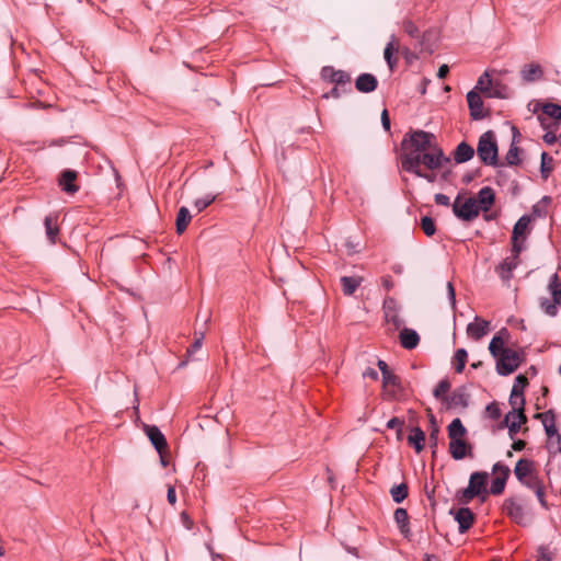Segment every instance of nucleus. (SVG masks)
Returning <instances> with one entry per match:
<instances>
[{"instance_id":"nucleus-42","label":"nucleus","mask_w":561,"mask_h":561,"mask_svg":"<svg viewBox=\"0 0 561 561\" xmlns=\"http://www.w3.org/2000/svg\"><path fill=\"white\" fill-rule=\"evenodd\" d=\"M492 87V78L490 77L489 72L485 71L479 79L473 90L477 92H482L486 96H489V91Z\"/></svg>"},{"instance_id":"nucleus-57","label":"nucleus","mask_w":561,"mask_h":561,"mask_svg":"<svg viewBox=\"0 0 561 561\" xmlns=\"http://www.w3.org/2000/svg\"><path fill=\"white\" fill-rule=\"evenodd\" d=\"M540 561H552L553 554L547 547H539L538 549Z\"/></svg>"},{"instance_id":"nucleus-29","label":"nucleus","mask_w":561,"mask_h":561,"mask_svg":"<svg viewBox=\"0 0 561 561\" xmlns=\"http://www.w3.org/2000/svg\"><path fill=\"white\" fill-rule=\"evenodd\" d=\"M394 520L400 529V533L409 538L411 535L410 524H409V515L405 508L399 507L394 511Z\"/></svg>"},{"instance_id":"nucleus-35","label":"nucleus","mask_w":561,"mask_h":561,"mask_svg":"<svg viewBox=\"0 0 561 561\" xmlns=\"http://www.w3.org/2000/svg\"><path fill=\"white\" fill-rule=\"evenodd\" d=\"M398 51V44L396 38L392 36L391 41L387 44L385 50H383V57L387 61V65L389 66L390 70L392 71L397 65V58L393 57L394 53Z\"/></svg>"},{"instance_id":"nucleus-6","label":"nucleus","mask_w":561,"mask_h":561,"mask_svg":"<svg viewBox=\"0 0 561 561\" xmlns=\"http://www.w3.org/2000/svg\"><path fill=\"white\" fill-rule=\"evenodd\" d=\"M450 159L446 157L437 145H435L432 149L422 153L419 157V168L423 164L428 170H437L443 167L444 163H448Z\"/></svg>"},{"instance_id":"nucleus-60","label":"nucleus","mask_w":561,"mask_h":561,"mask_svg":"<svg viewBox=\"0 0 561 561\" xmlns=\"http://www.w3.org/2000/svg\"><path fill=\"white\" fill-rule=\"evenodd\" d=\"M180 518H181V522H182L183 526L186 529L191 530L193 528L194 522H193V519L190 517V515L186 512H182L180 514Z\"/></svg>"},{"instance_id":"nucleus-28","label":"nucleus","mask_w":561,"mask_h":561,"mask_svg":"<svg viewBox=\"0 0 561 561\" xmlns=\"http://www.w3.org/2000/svg\"><path fill=\"white\" fill-rule=\"evenodd\" d=\"M408 444L419 454L425 446V433L420 427H412L408 436Z\"/></svg>"},{"instance_id":"nucleus-27","label":"nucleus","mask_w":561,"mask_h":561,"mask_svg":"<svg viewBox=\"0 0 561 561\" xmlns=\"http://www.w3.org/2000/svg\"><path fill=\"white\" fill-rule=\"evenodd\" d=\"M46 236L51 244L56 243L57 236L59 233L58 228V216L55 214H50L45 217L44 220Z\"/></svg>"},{"instance_id":"nucleus-17","label":"nucleus","mask_w":561,"mask_h":561,"mask_svg":"<svg viewBox=\"0 0 561 561\" xmlns=\"http://www.w3.org/2000/svg\"><path fill=\"white\" fill-rule=\"evenodd\" d=\"M503 511L507 516H510L514 522L518 524H523L525 520V511L515 499H507L503 504Z\"/></svg>"},{"instance_id":"nucleus-50","label":"nucleus","mask_w":561,"mask_h":561,"mask_svg":"<svg viewBox=\"0 0 561 561\" xmlns=\"http://www.w3.org/2000/svg\"><path fill=\"white\" fill-rule=\"evenodd\" d=\"M402 27L404 32L412 38H419L420 37V31L419 27L415 25V23L411 20H404L402 23Z\"/></svg>"},{"instance_id":"nucleus-3","label":"nucleus","mask_w":561,"mask_h":561,"mask_svg":"<svg viewBox=\"0 0 561 561\" xmlns=\"http://www.w3.org/2000/svg\"><path fill=\"white\" fill-rule=\"evenodd\" d=\"M488 478L489 474L484 471H476L471 473L468 486L459 492V501L462 503H469L476 496L485 494Z\"/></svg>"},{"instance_id":"nucleus-12","label":"nucleus","mask_w":561,"mask_h":561,"mask_svg":"<svg viewBox=\"0 0 561 561\" xmlns=\"http://www.w3.org/2000/svg\"><path fill=\"white\" fill-rule=\"evenodd\" d=\"M536 473V465L531 459L522 458L515 465L514 474L520 483Z\"/></svg>"},{"instance_id":"nucleus-30","label":"nucleus","mask_w":561,"mask_h":561,"mask_svg":"<svg viewBox=\"0 0 561 561\" xmlns=\"http://www.w3.org/2000/svg\"><path fill=\"white\" fill-rule=\"evenodd\" d=\"M364 278L362 276H343L341 277V288L345 296H352L360 286Z\"/></svg>"},{"instance_id":"nucleus-9","label":"nucleus","mask_w":561,"mask_h":561,"mask_svg":"<svg viewBox=\"0 0 561 561\" xmlns=\"http://www.w3.org/2000/svg\"><path fill=\"white\" fill-rule=\"evenodd\" d=\"M382 388L386 396L394 400L403 392V386L399 376L393 373L382 378Z\"/></svg>"},{"instance_id":"nucleus-46","label":"nucleus","mask_w":561,"mask_h":561,"mask_svg":"<svg viewBox=\"0 0 561 561\" xmlns=\"http://www.w3.org/2000/svg\"><path fill=\"white\" fill-rule=\"evenodd\" d=\"M511 243H512L511 256H513L517 260H520V257H519L520 253L525 249V238L519 239L516 237H512Z\"/></svg>"},{"instance_id":"nucleus-47","label":"nucleus","mask_w":561,"mask_h":561,"mask_svg":"<svg viewBox=\"0 0 561 561\" xmlns=\"http://www.w3.org/2000/svg\"><path fill=\"white\" fill-rule=\"evenodd\" d=\"M542 113L551 118L561 119V105L546 103L542 105Z\"/></svg>"},{"instance_id":"nucleus-51","label":"nucleus","mask_w":561,"mask_h":561,"mask_svg":"<svg viewBox=\"0 0 561 561\" xmlns=\"http://www.w3.org/2000/svg\"><path fill=\"white\" fill-rule=\"evenodd\" d=\"M528 386V379L524 375H518L515 378L512 391H517L518 394H524V389Z\"/></svg>"},{"instance_id":"nucleus-37","label":"nucleus","mask_w":561,"mask_h":561,"mask_svg":"<svg viewBox=\"0 0 561 561\" xmlns=\"http://www.w3.org/2000/svg\"><path fill=\"white\" fill-rule=\"evenodd\" d=\"M466 434H467V430L463 426L460 419L453 420L451 423L448 425L449 439L463 438V436Z\"/></svg>"},{"instance_id":"nucleus-23","label":"nucleus","mask_w":561,"mask_h":561,"mask_svg":"<svg viewBox=\"0 0 561 561\" xmlns=\"http://www.w3.org/2000/svg\"><path fill=\"white\" fill-rule=\"evenodd\" d=\"M455 519L459 524V531L466 533L474 522V515L468 507H461L456 512Z\"/></svg>"},{"instance_id":"nucleus-25","label":"nucleus","mask_w":561,"mask_h":561,"mask_svg":"<svg viewBox=\"0 0 561 561\" xmlns=\"http://www.w3.org/2000/svg\"><path fill=\"white\" fill-rule=\"evenodd\" d=\"M469 404V394L465 388H458L448 397V408H467Z\"/></svg>"},{"instance_id":"nucleus-31","label":"nucleus","mask_w":561,"mask_h":561,"mask_svg":"<svg viewBox=\"0 0 561 561\" xmlns=\"http://www.w3.org/2000/svg\"><path fill=\"white\" fill-rule=\"evenodd\" d=\"M474 149L466 141L460 142L454 152V160L457 163H463L472 159Z\"/></svg>"},{"instance_id":"nucleus-56","label":"nucleus","mask_w":561,"mask_h":561,"mask_svg":"<svg viewBox=\"0 0 561 561\" xmlns=\"http://www.w3.org/2000/svg\"><path fill=\"white\" fill-rule=\"evenodd\" d=\"M203 340H204V333L201 332L198 334V336H196L194 343L187 348V354L188 355H192L194 354L197 350H199L202 347V344H203Z\"/></svg>"},{"instance_id":"nucleus-34","label":"nucleus","mask_w":561,"mask_h":561,"mask_svg":"<svg viewBox=\"0 0 561 561\" xmlns=\"http://www.w3.org/2000/svg\"><path fill=\"white\" fill-rule=\"evenodd\" d=\"M522 77L525 81L531 82L542 77V69L538 64L526 65L522 69Z\"/></svg>"},{"instance_id":"nucleus-20","label":"nucleus","mask_w":561,"mask_h":561,"mask_svg":"<svg viewBox=\"0 0 561 561\" xmlns=\"http://www.w3.org/2000/svg\"><path fill=\"white\" fill-rule=\"evenodd\" d=\"M378 87L377 78L371 73H362L355 80V88L362 93H370Z\"/></svg>"},{"instance_id":"nucleus-63","label":"nucleus","mask_w":561,"mask_h":561,"mask_svg":"<svg viewBox=\"0 0 561 561\" xmlns=\"http://www.w3.org/2000/svg\"><path fill=\"white\" fill-rule=\"evenodd\" d=\"M381 124H382V127L385 128V130H387V131L390 130V117H389V113L387 110H383L381 113Z\"/></svg>"},{"instance_id":"nucleus-52","label":"nucleus","mask_w":561,"mask_h":561,"mask_svg":"<svg viewBox=\"0 0 561 561\" xmlns=\"http://www.w3.org/2000/svg\"><path fill=\"white\" fill-rule=\"evenodd\" d=\"M215 198L216 197L213 195H207L205 197L197 198L195 201V207L197 208L198 213H201L202 210L207 208L210 204H213Z\"/></svg>"},{"instance_id":"nucleus-55","label":"nucleus","mask_w":561,"mask_h":561,"mask_svg":"<svg viewBox=\"0 0 561 561\" xmlns=\"http://www.w3.org/2000/svg\"><path fill=\"white\" fill-rule=\"evenodd\" d=\"M485 411L492 420H497L501 416V410L496 402L488 404Z\"/></svg>"},{"instance_id":"nucleus-54","label":"nucleus","mask_w":561,"mask_h":561,"mask_svg":"<svg viewBox=\"0 0 561 561\" xmlns=\"http://www.w3.org/2000/svg\"><path fill=\"white\" fill-rule=\"evenodd\" d=\"M404 171L413 173V174H415L419 178H423V179H425L426 181H428L431 183L436 181V175L434 173H426L421 168H419V165L416 167L415 170H404Z\"/></svg>"},{"instance_id":"nucleus-41","label":"nucleus","mask_w":561,"mask_h":561,"mask_svg":"<svg viewBox=\"0 0 561 561\" xmlns=\"http://www.w3.org/2000/svg\"><path fill=\"white\" fill-rule=\"evenodd\" d=\"M553 158L549 156L546 151L541 153V164L540 172L543 179H547L551 172L553 171Z\"/></svg>"},{"instance_id":"nucleus-39","label":"nucleus","mask_w":561,"mask_h":561,"mask_svg":"<svg viewBox=\"0 0 561 561\" xmlns=\"http://www.w3.org/2000/svg\"><path fill=\"white\" fill-rule=\"evenodd\" d=\"M468 353L465 348H458L453 357V365L457 374H461L465 369Z\"/></svg>"},{"instance_id":"nucleus-7","label":"nucleus","mask_w":561,"mask_h":561,"mask_svg":"<svg viewBox=\"0 0 561 561\" xmlns=\"http://www.w3.org/2000/svg\"><path fill=\"white\" fill-rule=\"evenodd\" d=\"M492 473L495 477L491 482L490 493L493 495H500L504 492L506 481L511 474V470L506 465L496 462L493 465Z\"/></svg>"},{"instance_id":"nucleus-44","label":"nucleus","mask_w":561,"mask_h":561,"mask_svg":"<svg viewBox=\"0 0 561 561\" xmlns=\"http://www.w3.org/2000/svg\"><path fill=\"white\" fill-rule=\"evenodd\" d=\"M450 389V382L447 379L440 380L437 386L435 387L433 394L436 399H442L447 402L448 397L446 393Z\"/></svg>"},{"instance_id":"nucleus-59","label":"nucleus","mask_w":561,"mask_h":561,"mask_svg":"<svg viewBox=\"0 0 561 561\" xmlns=\"http://www.w3.org/2000/svg\"><path fill=\"white\" fill-rule=\"evenodd\" d=\"M539 503L541 504V506H543L545 508L548 507L547 505V501H546V495H545V485H540L537 490L534 491Z\"/></svg>"},{"instance_id":"nucleus-21","label":"nucleus","mask_w":561,"mask_h":561,"mask_svg":"<svg viewBox=\"0 0 561 561\" xmlns=\"http://www.w3.org/2000/svg\"><path fill=\"white\" fill-rule=\"evenodd\" d=\"M477 205L483 211L490 210L492 205L495 202V194L492 187L484 186L478 192V196L476 198Z\"/></svg>"},{"instance_id":"nucleus-58","label":"nucleus","mask_w":561,"mask_h":561,"mask_svg":"<svg viewBox=\"0 0 561 561\" xmlns=\"http://www.w3.org/2000/svg\"><path fill=\"white\" fill-rule=\"evenodd\" d=\"M403 425H404V421L402 419H399V417H396V416L390 419L387 422V428H389V430L403 428Z\"/></svg>"},{"instance_id":"nucleus-10","label":"nucleus","mask_w":561,"mask_h":561,"mask_svg":"<svg viewBox=\"0 0 561 561\" xmlns=\"http://www.w3.org/2000/svg\"><path fill=\"white\" fill-rule=\"evenodd\" d=\"M510 335V331L506 328H502L496 335L492 337L489 344V351L495 359L508 348L505 347V343L508 341Z\"/></svg>"},{"instance_id":"nucleus-53","label":"nucleus","mask_w":561,"mask_h":561,"mask_svg":"<svg viewBox=\"0 0 561 561\" xmlns=\"http://www.w3.org/2000/svg\"><path fill=\"white\" fill-rule=\"evenodd\" d=\"M523 485H525L526 488L535 491L537 490L540 485L543 484V482L539 479L538 474L536 473L535 476L526 479V481L522 482Z\"/></svg>"},{"instance_id":"nucleus-4","label":"nucleus","mask_w":561,"mask_h":561,"mask_svg":"<svg viewBox=\"0 0 561 561\" xmlns=\"http://www.w3.org/2000/svg\"><path fill=\"white\" fill-rule=\"evenodd\" d=\"M524 353L507 348L501 356L496 358V371L501 376H507L514 373L523 362Z\"/></svg>"},{"instance_id":"nucleus-19","label":"nucleus","mask_w":561,"mask_h":561,"mask_svg":"<svg viewBox=\"0 0 561 561\" xmlns=\"http://www.w3.org/2000/svg\"><path fill=\"white\" fill-rule=\"evenodd\" d=\"M537 417L541 419L542 425L545 427L546 434L549 438H552L553 436L557 437L558 442L561 439V435L558 433L557 426H556V416L554 413L549 410L543 413H538L536 415Z\"/></svg>"},{"instance_id":"nucleus-2","label":"nucleus","mask_w":561,"mask_h":561,"mask_svg":"<svg viewBox=\"0 0 561 561\" xmlns=\"http://www.w3.org/2000/svg\"><path fill=\"white\" fill-rule=\"evenodd\" d=\"M477 154L481 162L485 165H497V144L492 130H488L480 136L477 147Z\"/></svg>"},{"instance_id":"nucleus-32","label":"nucleus","mask_w":561,"mask_h":561,"mask_svg":"<svg viewBox=\"0 0 561 561\" xmlns=\"http://www.w3.org/2000/svg\"><path fill=\"white\" fill-rule=\"evenodd\" d=\"M191 219L192 216L190 214V210L186 207L182 206L176 214V233L182 234L186 230L188 224L191 222Z\"/></svg>"},{"instance_id":"nucleus-5","label":"nucleus","mask_w":561,"mask_h":561,"mask_svg":"<svg viewBox=\"0 0 561 561\" xmlns=\"http://www.w3.org/2000/svg\"><path fill=\"white\" fill-rule=\"evenodd\" d=\"M453 213L455 216L463 221H472L479 216L480 208L473 197L462 201L458 195L453 204Z\"/></svg>"},{"instance_id":"nucleus-49","label":"nucleus","mask_w":561,"mask_h":561,"mask_svg":"<svg viewBox=\"0 0 561 561\" xmlns=\"http://www.w3.org/2000/svg\"><path fill=\"white\" fill-rule=\"evenodd\" d=\"M421 228L423 232L428 237L433 236L436 231L435 222L428 216H425L421 219Z\"/></svg>"},{"instance_id":"nucleus-26","label":"nucleus","mask_w":561,"mask_h":561,"mask_svg":"<svg viewBox=\"0 0 561 561\" xmlns=\"http://www.w3.org/2000/svg\"><path fill=\"white\" fill-rule=\"evenodd\" d=\"M420 336L416 331L404 328L400 332V343L407 350H413L419 345Z\"/></svg>"},{"instance_id":"nucleus-38","label":"nucleus","mask_w":561,"mask_h":561,"mask_svg":"<svg viewBox=\"0 0 561 561\" xmlns=\"http://www.w3.org/2000/svg\"><path fill=\"white\" fill-rule=\"evenodd\" d=\"M508 93L510 91L506 84L502 83L500 80L492 79V87L489 91L488 98L506 99L508 96Z\"/></svg>"},{"instance_id":"nucleus-61","label":"nucleus","mask_w":561,"mask_h":561,"mask_svg":"<svg viewBox=\"0 0 561 561\" xmlns=\"http://www.w3.org/2000/svg\"><path fill=\"white\" fill-rule=\"evenodd\" d=\"M386 319L388 322H391L393 324L394 329H399L402 324V320L399 318V316L397 313L389 314L387 312Z\"/></svg>"},{"instance_id":"nucleus-8","label":"nucleus","mask_w":561,"mask_h":561,"mask_svg":"<svg viewBox=\"0 0 561 561\" xmlns=\"http://www.w3.org/2000/svg\"><path fill=\"white\" fill-rule=\"evenodd\" d=\"M144 431L156 450L162 457L168 451V443L162 432L156 425H145Z\"/></svg>"},{"instance_id":"nucleus-16","label":"nucleus","mask_w":561,"mask_h":561,"mask_svg":"<svg viewBox=\"0 0 561 561\" xmlns=\"http://www.w3.org/2000/svg\"><path fill=\"white\" fill-rule=\"evenodd\" d=\"M490 329V322L479 317L474 318V321L467 325V334L474 341L481 340Z\"/></svg>"},{"instance_id":"nucleus-40","label":"nucleus","mask_w":561,"mask_h":561,"mask_svg":"<svg viewBox=\"0 0 561 561\" xmlns=\"http://www.w3.org/2000/svg\"><path fill=\"white\" fill-rule=\"evenodd\" d=\"M408 493H409V489H408V485L407 483H400L398 485H393L391 489H390V494L392 496V500L396 502V503H401L403 502L407 496H408Z\"/></svg>"},{"instance_id":"nucleus-43","label":"nucleus","mask_w":561,"mask_h":561,"mask_svg":"<svg viewBox=\"0 0 561 561\" xmlns=\"http://www.w3.org/2000/svg\"><path fill=\"white\" fill-rule=\"evenodd\" d=\"M510 404L512 405L511 412H518V411L524 412V407H525L524 394H518V392L516 390L511 391Z\"/></svg>"},{"instance_id":"nucleus-11","label":"nucleus","mask_w":561,"mask_h":561,"mask_svg":"<svg viewBox=\"0 0 561 561\" xmlns=\"http://www.w3.org/2000/svg\"><path fill=\"white\" fill-rule=\"evenodd\" d=\"M527 422V416L525 415V412L518 411V412H508L505 415L504 424L508 428V435L511 439H514L517 433L520 430L522 424H525Z\"/></svg>"},{"instance_id":"nucleus-62","label":"nucleus","mask_w":561,"mask_h":561,"mask_svg":"<svg viewBox=\"0 0 561 561\" xmlns=\"http://www.w3.org/2000/svg\"><path fill=\"white\" fill-rule=\"evenodd\" d=\"M434 199L437 205L449 206L450 204L449 197L442 193L436 194Z\"/></svg>"},{"instance_id":"nucleus-64","label":"nucleus","mask_w":561,"mask_h":561,"mask_svg":"<svg viewBox=\"0 0 561 561\" xmlns=\"http://www.w3.org/2000/svg\"><path fill=\"white\" fill-rule=\"evenodd\" d=\"M363 377L364 378H369L371 380H377L378 379V373L376 369L374 368H366L364 371H363Z\"/></svg>"},{"instance_id":"nucleus-15","label":"nucleus","mask_w":561,"mask_h":561,"mask_svg":"<svg viewBox=\"0 0 561 561\" xmlns=\"http://www.w3.org/2000/svg\"><path fill=\"white\" fill-rule=\"evenodd\" d=\"M519 263L520 260L508 255L495 267V272L504 283H507L512 279L513 272Z\"/></svg>"},{"instance_id":"nucleus-36","label":"nucleus","mask_w":561,"mask_h":561,"mask_svg":"<svg viewBox=\"0 0 561 561\" xmlns=\"http://www.w3.org/2000/svg\"><path fill=\"white\" fill-rule=\"evenodd\" d=\"M530 221H531V219L529 216H527V215L522 216L514 225L512 237H516L519 239L525 238V236L528 231Z\"/></svg>"},{"instance_id":"nucleus-33","label":"nucleus","mask_w":561,"mask_h":561,"mask_svg":"<svg viewBox=\"0 0 561 561\" xmlns=\"http://www.w3.org/2000/svg\"><path fill=\"white\" fill-rule=\"evenodd\" d=\"M552 300L561 307V282L557 273L552 274L548 284Z\"/></svg>"},{"instance_id":"nucleus-45","label":"nucleus","mask_w":561,"mask_h":561,"mask_svg":"<svg viewBox=\"0 0 561 561\" xmlns=\"http://www.w3.org/2000/svg\"><path fill=\"white\" fill-rule=\"evenodd\" d=\"M551 203V197L543 196L537 204L533 206V215L535 217H546L547 206Z\"/></svg>"},{"instance_id":"nucleus-24","label":"nucleus","mask_w":561,"mask_h":561,"mask_svg":"<svg viewBox=\"0 0 561 561\" xmlns=\"http://www.w3.org/2000/svg\"><path fill=\"white\" fill-rule=\"evenodd\" d=\"M519 136L520 135H519L518 129L516 127H513V141H512L511 147L505 156V160L508 165H518L520 163V159H519L520 149L516 145Z\"/></svg>"},{"instance_id":"nucleus-48","label":"nucleus","mask_w":561,"mask_h":561,"mask_svg":"<svg viewBox=\"0 0 561 561\" xmlns=\"http://www.w3.org/2000/svg\"><path fill=\"white\" fill-rule=\"evenodd\" d=\"M557 304L552 300L550 301L549 299L547 298H542L540 300V307L541 309L545 311L546 314L550 316V317H556L557 313H558V308H557Z\"/></svg>"},{"instance_id":"nucleus-14","label":"nucleus","mask_w":561,"mask_h":561,"mask_svg":"<svg viewBox=\"0 0 561 561\" xmlns=\"http://www.w3.org/2000/svg\"><path fill=\"white\" fill-rule=\"evenodd\" d=\"M467 102L472 119L478 121L485 117V113L483 112V101L479 92L476 90L468 92Z\"/></svg>"},{"instance_id":"nucleus-1","label":"nucleus","mask_w":561,"mask_h":561,"mask_svg":"<svg viewBox=\"0 0 561 561\" xmlns=\"http://www.w3.org/2000/svg\"><path fill=\"white\" fill-rule=\"evenodd\" d=\"M436 144L434 134L424 130H413L404 136L402 141L401 167L403 170H415L419 157L432 149Z\"/></svg>"},{"instance_id":"nucleus-18","label":"nucleus","mask_w":561,"mask_h":561,"mask_svg":"<svg viewBox=\"0 0 561 561\" xmlns=\"http://www.w3.org/2000/svg\"><path fill=\"white\" fill-rule=\"evenodd\" d=\"M449 453L455 460H460L471 456V446L463 438L450 439Z\"/></svg>"},{"instance_id":"nucleus-22","label":"nucleus","mask_w":561,"mask_h":561,"mask_svg":"<svg viewBox=\"0 0 561 561\" xmlns=\"http://www.w3.org/2000/svg\"><path fill=\"white\" fill-rule=\"evenodd\" d=\"M76 180L77 172L72 170H66L61 173L59 185L66 193L75 194L79 191V186L75 183Z\"/></svg>"},{"instance_id":"nucleus-13","label":"nucleus","mask_w":561,"mask_h":561,"mask_svg":"<svg viewBox=\"0 0 561 561\" xmlns=\"http://www.w3.org/2000/svg\"><path fill=\"white\" fill-rule=\"evenodd\" d=\"M321 78L324 81L335 83L336 85H344L351 82V77L343 70H335L331 66H325L321 69Z\"/></svg>"}]
</instances>
